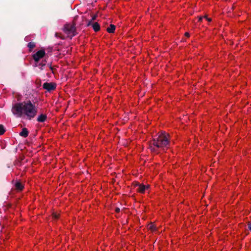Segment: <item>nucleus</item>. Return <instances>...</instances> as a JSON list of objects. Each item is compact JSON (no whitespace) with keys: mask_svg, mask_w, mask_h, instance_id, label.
<instances>
[{"mask_svg":"<svg viewBox=\"0 0 251 251\" xmlns=\"http://www.w3.org/2000/svg\"><path fill=\"white\" fill-rule=\"evenodd\" d=\"M12 111L17 117H21L23 115L31 120L34 118L37 113V108L30 100L16 103L12 107Z\"/></svg>","mask_w":251,"mask_h":251,"instance_id":"f257e3e1","label":"nucleus"},{"mask_svg":"<svg viewBox=\"0 0 251 251\" xmlns=\"http://www.w3.org/2000/svg\"><path fill=\"white\" fill-rule=\"evenodd\" d=\"M168 136L169 135L165 132L161 131L156 138H154L150 143L151 151L158 153L159 149L163 150L165 148H168L170 143Z\"/></svg>","mask_w":251,"mask_h":251,"instance_id":"f03ea898","label":"nucleus"},{"mask_svg":"<svg viewBox=\"0 0 251 251\" xmlns=\"http://www.w3.org/2000/svg\"><path fill=\"white\" fill-rule=\"evenodd\" d=\"M64 31L67 34L71 35V38L75 36L77 33L76 31L75 24H68L64 25Z\"/></svg>","mask_w":251,"mask_h":251,"instance_id":"7ed1b4c3","label":"nucleus"},{"mask_svg":"<svg viewBox=\"0 0 251 251\" xmlns=\"http://www.w3.org/2000/svg\"><path fill=\"white\" fill-rule=\"evenodd\" d=\"M46 54V52L44 50H41L37 51L32 55V57L35 62L38 63L39 60L43 58Z\"/></svg>","mask_w":251,"mask_h":251,"instance_id":"20e7f679","label":"nucleus"},{"mask_svg":"<svg viewBox=\"0 0 251 251\" xmlns=\"http://www.w3.org/2000/svg\"><path fill=\"white\" fill-rule=\"evenodd\" d=\"M56 84L53 82H45L43 85V88L48 92H50L55 89Z\"/></svg>","mask_w":251,"mask_h":251,"instance_id":"39448f33","label":"nucleus"},{"mask_svg":"<svg viewBox=\"0 0 251 251\" xmlns=\"http://www.w3.org/2000/svg\"><path fill=\"white\" fill-rule=\"evenodd\" d=\"M90 25H92V27H93V28L94 29V30L96 32H97L98 31L100 30V25L97 23V22H95V23H93L92 22V21H89L87 25V26H89Z\"/></svg>","mask_w":251,"mask_h":251,"instance_id":"423d86ee","label":"nucleus"},{"mask_svg":"<svg viewBox=\"0 0 251 251\" xmlns=\"http://www.w3.org/2000/svg\"><path fill=\"white\" fill-rule=\"evenodd\" d=\"M136 186L138 187L137 191L141 193H144L145 191V190L149 188V185H145L139 183L136 184Z\"/></svg>","mask_w":251,"mask_h":251,"instance_id":"0eeeda50","label":"nucleus"},{"mask_svg":"<svg viewBox=\"0 0 251 251\" xmlns=\"http://www.w3.org/2000/svg\"><path fill=\"white\" fill-rule=\"evenodd\" d=\"M28 131L26 128H23L21 132H20L19 135L23 137H26L28 135Z\"/></svg>","mask_w":251,"mask_h":251,"instance_id":"6e6552de","label":"nucleus"},{"mask_svg":"<svg viewBox=\"0 0 251 251\" xmlns=\"http://www.w3.org/2000/svg\"><path fill=\"white\" fill-rule=\"evenodd\" d=\"M47 119V116L46 114H41L37 118V121L39 122L43 123Z\"/></svg>","mask_w":251,"mask_h":251,"instance_id":"1a4fd4ad","label":"nucleus"},{"mask_svg":"<svg viewBox=\"0 0 251 251\" xmlns=\"http://www.w3.org/2000/svg\"><path fill=\"white\" fill-rule=\"evenodd\" d=\"M115 30V26L111 24L107 28V31L109 33H114Z\"/></svg>","mask_w":251,"mask_h":251,"instance_id":"9d476101","label":"nucleus"},{"mask_svg":"<svg viewBox=\"0 0 251 251\" xmlns=\"http://www.w3.org/2000/svg\"><path fill=\"white\" fill-rule=\"evenodd\" d=\"M15 186L16 189L20 190V191L23 190V189L24 188L23 185L20 182H17L15 183Z\"/></svg>","mask_w":251,"mask_h":251,"instance_id":"9b49d317","label":"nucleus"},{"mask_svg":"<svg viewBox=\"0 0 251 251\" xmlns=\"http://www.w3.org/2000/svg\"><path fill=\"white\" fill-rule=\"evenodd\" d=\"M35 43L34 42H29L27 44V47L29 49V51H31L35 47Z\"/></svg>","mask_w":251,"mask_h":251,"instance_id":"f8f14e48","label":"nucleus"},{"mask_svg":"<svg viewBox=\"0 0 251 251\" xmlns=\"http://www.w3.org/2000/svg\"><path fill=\"white\" fill-rule=\"evenodd\" d=\"M45 65H46V64L43 62L40 63L39 62H38V63H36V65H35V66L36 67H39L41 70H43V67Z\"/></svg>","mask_w":251,"mask_h":251,"instance_id":"ddd939ff","label":"nucleus"},{"mask_svg":"<svg viewBox=\"0 0 251 251\" xmlns=\"http://www.w3.org/2000/svg\"><path fill=\"white\" fill-rule=\"evenodd\" d=\"M148 228L149 229H150L151 231H154L155 230V227L154 225L152 223H151L150 224H149L148 225Z\"/></svg>","mask_w":251,"mask_h":251,"instance_id":"4468645a","label":"nucleus"},{"mask_svg":"<svg viewBox=\"0 0 251 251\" xmlns=\"http://www.w3.org/2000/svg\"><path fill=\"white\" fill-rule=\"evenodd\" d=\"M5 132V129L2 125L0 124V135H2Z\"/></svg>","mask_w":251,"mask_h":251,"instance_id":"2eb2a0df","label":"nucleus"},{"mask_svg":"<svg viewBox=\"0 0 251 251\" xmlns=\"http://www.w3.org/2000/svg\"><path fill=\"white\" fill-rule=\"evenodd\" d=\"M52 216L55 219H57L58 218V215L56 213H53Z\"/></svg>","mask_w":251,"mask_h":251,"instance_id":"dca6fc26","label":"nucleus"},{"mask_svg":"<svg viewBox=\"0 0 251 251\" xmlns=\"http://www.w3.org/2000/svg\"><path fill=\"white\" fill-rule=\"evenodd\" d=\"M97 18V15H95L93 16L92 18V20L90 21H95L96 20Z\"/></svg>","mask_w":251,"mask_h":251,"instance_id":"f3484780","label":"nucleus"},{"mask_svg":"<svg viewBox=\"0 0 251 251\" xmlns=\"http://www.w3.org/2000/svg\"><path fill=\"white\" fill-rule=\"evenodd\" d=\"M204 18L206 19L208 22H211V19L208 18L206 15L204 16Z\"/></svg>","mask_w":251,"mask_h":251,"instance_id":"a211bd4d","label":"nucleus"},{"mask_svg":"<svg viewBox=\"0 0 251 251\" xmlns=\"http://www.w3.org/2000/svg\"><path fill=\"white\" fill-rule=\"evenodd\" d=\"M55 36L56 37H59V38H62V37H61L59 35V34L58 33H56L55 34Z\"/></svg>","mask_w":251,"mask_h":251,"instance_id":"6ab92c4d","label":"nucleus"},{"mask_svg":"<svg viewBox=\"0 0 251 251\" xmlns=\"http://www.w3.org/2000/svg\"><path fill=\"white\" fill-rule=\"evenodd\" d=\"M248 227L249 229L251 231V222L249 223Z\"/></svg>","mask_w":251,"mask_h":251,"instance_id":"aec40b11","label":"nucleus"},{"mask_svg":"<svg viewBox=\"0 0 251 251\" xmlns=\"http://www.w3.org/2000/svg\"><path fill=\"white\" fill-rule=\"evenodd\" d=\"M203 18H204V16H203V17H200L199 18V22L201 21Z\"/></svg>","mask_w":251,"mask_h":251,"instance_id":"412c9836","label":"nucleus"},{"mask_svg":"<svg viewBox=\"0 0 251 251\" xmlns=\"http://www.w3.org/2000/svg\"><path fill=\"white\" fill-rule=\"evenodd\" d=\"M115 211H116V212H117V213H118V212H120V208H118V207L116 208V209H115Z\"/></svg>","mask_w":251,"mask_h":251,"instance_id":"4be33fe9","label":"nucleus"},{"mask_svg":"<svg viewBox=\"0 0 251 251\" xmlns=\"http://www.w3.org/2000/svg\"><path fill=\"white\" fill-rule=\"evenodd\" d=\"M185 35L186 36H187V37H189L190 36V34H189V33L188 32H186V33H185Z\"/></svg>","mask_w":251,"mask_h":251,"instance_id":"5701e85b","label":"nucleus"},{"mask_svg":"<svg viewBox=\"0 0 251 251\" xmlns=\"http://www.w3.org/2000/svg\"><path fill=\"white\" fill-rule=\"evenodd\" d=\"M50 68L53 72V67H51V66H50Z\"/></svg>","mask_w":251,"mask_h":251,"instance_id":"b1692460","label":"nucleus"}]
</instances>
